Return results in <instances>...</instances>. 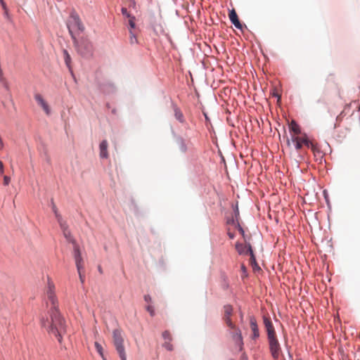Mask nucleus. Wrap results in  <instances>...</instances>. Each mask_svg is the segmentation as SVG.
<instances>
[{
  "mask_svg": "<svg viewBox=\"0 0 360 360\" xmlns=\"http://www.w3.org/2000/svg\"><path fill=\"white\" fill-rule=\"evenodd\" d=\"M47 306L51 305V325L49 330V335L63 338L67 335L65 321L58 309V300L55 295V286L50 280L46 290Z\"/></svg>",
  "mask_w": 360,
  "mask_h": 360,
  "instance_id": "f257e3e1",
  "label": "nucleus"
},
{
  "mask_svg": "<svg viewBox=\"0 0 360 360\" xmlns=\"http://www.w3.org/2000/svg\"><path fill=\"white\" fill-rule=\"evenodd\" d=\"M233 313V307L231 305H226L224 307V316L223 319L226 324V326L229 328L230 330H232L233 336L241 338V333L240 330H238L234 323L232 322L231 319V316Z\"/></svg>",
  "mask_w": 360,
  "mask_h": 360,
  "instance_id": "f03ea898",
  "label": "nucleus"
},
{
  "mask_svg": "<svg viewBox=\"0 0 360 360\" xmlns=\"http://www.w3.org/2000/svg\"><path fill=\"white\" fill-rule=\"evenodd\" d=\"M77 50L82 56L89 57L93 54L94 46L89 39L82 38L77 45Z\"/></svg>",
  "mask_w": 360,
  "mask_h": 360,
  "instance_id": "7ed1b4c3",
  "label": "nucleus"
},
{
  "mask_svg": "<svg viewBox=\"0 0 360 360\" xmlns=\"http://www.w3.org/2000/svg\"><path fill=\"white\" fill-rule=\"evenodd\" d=\"M291 141L295 143V147L297 150H300L302 148V145L309 147V140L307 136L304 134L302 136H291Z\"/></svg>",
  "mask_w": 360,
  "mask_h": 360,
  "instance_id": "20e7f679",
  "label": "nucleus"
},
{
  "mask_svg": "<svg viewBox=\"0 0 360 360\" xmlns=\"http://www.w3.org/2000/svg\"><path fill=\"white\" fill-rule=\"evenodd\" d=\"M236 249L237 252H238V254H240V255L249 253L250 255L251 263L256 264V259H255V257L253 254V251L252 250V247L250 245H248V246L247 247L246 245H245L242 243H236Z\"/></svg>",
  "mask_w": 360,
  "mask_h": 360,
  "instance_id": "39448f33",
  "label": "nucleus"
},
{
  "mask_svg": "<svg viewBox=\"0 0 360 360\" xmlns=\"http://www.w3.org/2000/svg\"><path fill=\"white\" fill-rule=\"evenodd\" d=\"M263 322L268 338H275V330L271 319L268 316H264Z\"/></svg>",
  "mask_w": 360,
  "mask_h": 360,
  "instance_id": "423d86ee",
  "label": "nucleus"
},
{
  "mask_svg": "<svg viewBox=\"0 0 360 360\" xmlns=\"http://www.w3.org/2000/svg\"><path fill=\"white\" fill-rule=\"evenodd\" d=\"M269 347L271 354L274 359H278L281 349L277 339H269Z\"/></svg>",
  "mask_w": 360,
  "mask_h": 360,
  "instance_id": "0eeeda50",
  "label": "nucleus"
},
{
  "mask_svg": "<svg viewBox=\"0 0 360 360\" xmlns=\"http://www.w3.org/2000/svg\"><path fill=\"white\" fill-rule=\"evenodd\" d=\"M34 99L37 101V104L41 107L44 112L47 115H49L51 114V108L47 102L44 99L42 96L39 94H36L34 95Z\"/></svg>",
  "mask_w": 360,
  "mask_h": 360,
  "instance_id": "6e6552de",
  "label": "nucleus"
},
{
  "mask_svg": "<svg viewBox=\"0 0 360 360\" xmlns=\"http://www.w3.org/2000/svg\"><path fill=\"white\" fill-rule=\"evenodd\" d=\"M74 257L77 270H82L84 268L83 259L79 246L77 244L74 245Z\"/></svg>",
  "mask_w": 360,
  "mask_h": 360,
  "instance_id": "1a4fd4ad",
  "label": "nucleus"
},
{
  "mask_svg": "<svg viewBox=\"0 0 360 360\" xmlns=\"http://www.w3.org/2000/svg\"><path fill=\"white\" fill-rule=\"evenodd\" d=\"M114 344L120 359H122V356H127L125 353L126 343L124 339H115Z\"/></svg>",
  "mask_w": 360,
  "mask_h": 360,
  "instance_id": "9d476101",
  "label": "nucleus"
},
{
  "mask_svg": "<svg viewBox=\"0 0 360 360\" xmlns=\"http://www.w3.org/2000/svg\"><path fill=\"white\" fill-rule=\"evenodd\" d=\"M249 321L250 328L252 331L250 335H252L253 338H258L259 336V333L255 318L254 316H250Z\"/></svg>",
  "mask_w": 360,
  "mask_h": 360,
  "instance_id": "9b49d317",
  "label": "nucleus"
},
{
  "mask_svg": "<svg viewBox=\"0 0 360 360\" xmlns=\"http://www.w3.org/2000/svg\"><path fill=\"white\" fill-rule=\"evenodd\" d=\"M229 18L231 22L234 25V26L236 28H238L239 30H242L243 25L240 23V22L239 21L238 15L234 9H232L231 11H230L229 14Z\"/></svg>",
  "mask_w": 360,
  "mask_h": 360,
  "instance_id": "f8f14e48",
  "label": "nucleus"
},
{
  "mask_svg": "<svg viewBox=\"0 0 360 360\" xmlns=\"http://www.w3.org/2000/svg\"><path fill=\"white\" fill-rule=\"evenodd\" d=\"M70 18L72 25L76 27L79 30L83 31L84 30V27L77 14L72 13L70 15Z\"/></svg>",
  "mask_w": 360,
  "mask_h": 360,
  "instance_id": "ddd939ff",
  "label": "nucleus"
},
{
  "mask_svg": "<svg viewBox=\"0 0 360 360\" xmlns=\"http://www.w3.org/2000/svg\"><path fill=\"white\" fill-rule=\"evenodd\" d=\"M59 224H60L61 229L63 230V235L65 237V238L69 242H72V243H75V241L72 237L71 233H70V230L68 229V227L66 225V224L63 221H60Z\"/></svg>",
  "mask_w": 360,
  "mask_h": 360,
  "instance_id": "4468645a",
  "label": "nucleus"
},
{
  "mask_svg": "<svg viewBox=\"0 0 360 360\" xmlns=\"http://www.w3.org/2000/svg\"><path fill=\"white\" fill-rule=\"evenodd\" d=\"M108 141L106 140H103L99 145V150H100V157L101 158H108Z\"/></svg>",
  "mask_w": 360,
  "mask_h": 360,
  "instance_id": "2eb2a0df",
  "label": "nucleus"
},
{
  "mask_svg": "<svg viewBox=\"0 0 360 360\" xmlns=\"http://www.w3.org/2000/svg\"><path fill=\"white\" fill-rule=\"evenodd\" d=\"M289 128L291 131L294 133L292 136H299L301 134V129L300 126L296 123L295 121L292 120L289 124Z\"/></svg>",
  "mask_w": 360,
  "mask_h": 360,
  "instance_id": "dca6fc26",
  "label": "nucleus"
},
{
  "mask_svg": "<svg viewBox=\"0 0 360 360\" xmlns=\"http://www.w3.org/2000/svg\"><path fill=\"white\" fill-rule=\"evenodd\" d=\"M174 116L180 122L183 123L184 122L183 113L179 108H175Z\"/></svg>",
  "mask_w": 360,
  "mask_h": 360,
  "instance_id": "f3484780",
  "label": "nucleus"
},
{
  "mask_svg": "<svg viewBox=\"0 0 360 360\" xmlns=\"http://www.w3.org/2000/svg\"><path fill=\"white\" fill-rule=\"evenodd\" d=\"M94 345L96 349V351L101 355L103 360H106V358L104 356V354H103V348L102 345L101 344H99L98 342H95Z\"/></svg>",
  "mask_w": 360,
  "mask_h": 360,
  "instance_id": "a211bd4d",
  "label": "nucleus"
},
{
  "mask_svg": "<svg viewBox=\"0 0 360 360\" xmlns=\"http://www.w3.org/2000/svg\"><path fill=\"white\" fill-rule=\"evenodd\" d=\"M129 41L131 44H135L138 43V39L136 38V36L135 33L131 30H129Z\"/></svg>",
  "mask_w": 360,
  "mask_h": 360,
  "instance_id": "6ab92c4d",
  "label": "nucleus"
},
{
  "mask_svg": "<svg viewBox=\"0 0 360 360\" xmlns=\"http://www.w3.org/2000/svg\"><path fill=\"white\" fill-rule=\"evenodd\" d=\"M63 53H64L65 63L67 65V66L70 68V63L71 61L70 56L69 55L68 52L66 50L63 51Z\"/></svg>",
  "mask_w": 360,
  "mask_h": 360,
  "instance_id": "aec40b11",
  "label": "nucleus"
},
{
  "mask_svg": "<svg viewBox=\"0 0 360 360\" xmlns=\"http://www.w3.org/2000/svg\"><path fill=\"white\" fill-rule=\"evenodd\" d=\"M129 25L130 26V29L129 30H133L136 27V24H135V17L134 16H131L129 18Z\"/></svg>",
  "mask_w": 360,
  "mask_h": 360,
  "instance_id": "412c9836",
  "label": "nucleus"
},
{
  "mask_svg": "<svg viewBox=\"0 0 360 360\" xmlns=\"http://www.w3.org/2000/svg\"><path fill=\"white\" fill-rule=\"evenodd\" d=\"M146 309L150 314V315L151 316H155V309H154L153 306H152L150 304H148V305L146 306Z\"/></svg>",
  "mask_w": 360,
  "mask_h": 360,
  "instance_id": "4be33fe9",
  "label": "nucleus"
},
{
  "mask_svg": "<svg viewBox=\"0 0 360 360\" xmlns=\"http://www.w3.org/2000/svg\"><path fill=\"white\" fill-rule=\"evenodd\" d=\"M162 347H165L167 350L168 351H172L173 350V345L171 344L170 341H167L165 342L163 345H162Z\"/></svg>",
  "mask_w": 360,
  "mask_h": 360,
  "instance_id": "5701e85b",
  "label": "nucleus"
},
{
  "mask_svg": "<svg viewBox=\"0 0 360 360\" xmlns=\"http://www.w3.org/2000/svg\"><path fill=\"white\" fill-rule=\"evenodd\" d=\"M311 150L315 153L316 152H319V150L318 149L316 145H315L313 142L309 141V147Z\"/></svg>",
  "mask_w": 360,
  "mask_h": 360,
  "instance_id": "b1692460",
  "label": "nucleus"
},
{
  "mask_svg": "<svg viewBox=\"0 0 360 360\" xmlns=\"http://www.w3.org/2000/svg\"><path fill=\"white\" fill-rule=\"evenodd\" d=\"M53 212H54V213L56 214V217L58 222L60 223V221H63L61 220V217L58 214L57 209H56L55 205H53Z\"/></svg>",
  "mask_w": 360,
  "mask_h": 360,
  "instance_id": "393cba45",
  "label": "nucleus"
},
{
  "mask_svg": "<svg viewBox=\"0 0 360 360\" xmlns=\"http://www.w3.org/2000/svg\"><path fill=\"white\" fill-rule=\"evenodd\" d=\"M121 11H122V14L125 16L126 18H129V17H131V15L129 13V12L127 11V9L126 8H122L121 9Z\"/></svg>",
  "mask_w": 360,
  "mask_h": 360,
  "instance_id": "a878e982",
  "label": "nucleus"
},
{
  "mask_svg": "<svg viewBox=\"0 0 360 360\" xmlns=\"http://www.w3.org/2000/svg\"><path fill=\"white\" fill-rule=\"evenodd\" d=\"M11 182V178L8 176H4V184L8 186Z\"/></svg>",
  "mask_w": 360,
  "mask_h": 360,
  "instance_id": "bb28decb",
  "label": "nucleus"
},
{
  "mask_svg": "<svg viewBox=\"0 0 360 360\" xmlns=\"http://www.w3.org/2000/svg\"><path fill=\"white\" fill-rule=\"evenodd\" d=\"M78 271V274H79V280L81 281L82 283H83L84 282V276L82 275V270H77Z\"/></svg>",
  "mask_w": 360,
  "mask_h": 360,
  "instance_id": "cd10ccee",
  "label": "nucleus"
},
{
  "mask_svg": "<svg viewBox=\"0 0 360 360\" xmlns=\"http://www.w3.org/2000/svg\"><path fill=\"white\" fill-rule=\"evenodd\" d=\"M144 300L146 302H152V298L149 295H144Z\"/></svg>",
  "mask_w": 360,
  "mask_h": 360,
  "instance_id": "c85d7f7f",
  "label": "nucleus"
},
{
  "mask_svg": "<svg viewBox=\"0 0 360 360\" xmlns=\"http://www.w3.org/2000/svg\"><path fill=\"white\" fill-rule=\"evenodd\" d=\"M237 342H236V344L239 346V349L241 350L242 349V345H243V342H242V339H236Z\"/></svg>",
  "mask_w": 360,
  "mask_h": 360,
  "instance_id": "c756f323",
  "label": "nucleus"
},
{
  "mask_svg": "<svg viewBox=\"0 0 360 360\" xmlns=\"http://www.w3.org/2000/svg\"><path fill=\"white\" fill-rule=\"evenodd\" d=\"M162 336L163 338H167V337H169L171 336V333L168 330H165L163 333H162Z\"/></svg>",
  "mask_w": 360,
  "mask_h": 360,
  "instance_id": "7c9ffc66",
  "label": "nucleus"
},
{
  "mask_svg": "<svg viewBox=\"0 0 360 360\" xmlns=\"http://www.w3.org/2000/svg\"><path fill=\"white\" fill-rule=\"evenodd\" d=\"M4 172V164L1 161H0V174H2Z\"/></svg>",
  "mask_w": 360,
  "mask_h": 360,
  "instance_id": "2f4dec72",
  "label": "nucleus"
},
{
  "mask_svg": "<svg viewBox=\"0 0 360 360\" xmlns=\"http://www.w3.org/2000/svg\"><path fill=\"white\" fill-rule=\"evenodd\" d=\"M1 4V6H2V8H3V9H4V12H5L6 13H8V8H7V7H6V5L5 2H3V4Z\"/></svg>",
  "mask_w": 360,
  "mask_h": 360,
  "instance_id": "473e14b6",
  "label": "nucleus"
},
{
  "mask_svg": "<svg viewBox=\"0 0 360 360\" xmlns=\"http://www.w3.org/2000/svg\"><path fill=\"white\" fill-rule=\"evenodd\" d=\"M234 212H235L236 217H237V216L239 214V211H238V208L237 205L236 206V209H235Z\"/></svg>",
  "mask_w": 360,
  "mask_h": 360,
  "instance_id": "72a5a7b5",
  "label": "nucleus"
},
{
  "mask_svg": "<svg viewBox=\"0 0 360 360\" xmlns=\"http://www.w3.org/2000/svg\"><path fill=\"white\" fill-rule=\"evenodd\" d=\"M228 235H229V238H230L231 239H233V238H234V236H234V234H233V233H231V232H229V233H228Z\"/></svg>",
  "mask_w": 360,
  "mask_h": 360,
  "instance_id": "f704fd0d",
  "label": "nucleus"
},
{
  "mask_svg": "<svg viewBox=\"0 0 360 360\" xmlns=\"http://www.w3.org/2000/svg\"><path fill=\"white\" fill-rule=\"evenodd\" d=\"M241 269H242V271H244V272H245V271H246V268H245V266H244V264H242V266H241Z\"/></svg>",
  "mask_w": 360,
  "mask_h": 360,
  "instance_id": "c9c22d12",
  "label": "nucleus"
},
{
  "mask_svg": "<svg viewBox=\"0 0 360 360\" xmlns=\"http://www.w3.org/2000/svg\"><path fill=\"white\" fill-rule=\"evenodd\" d=\"M239 231L241 233V234L244 235V231L241 227H239Z\"/></svg>",
  "mask_w": 360,
  "mask_h": 360,
  "instance_id": "e433bc0d",
  "label": "nucleus"
},
{
  "mask_svg": "<svg viewBox=\"0 0 360 360\" xmlns=\"http://www.w3.org/2000/svg\"><path fill=\"white\" fill-rule=\"evenodd\" d=\"M41 323L42 326H45L46 323H45V321L44 319L41 320Z\"/></svg>",
  "mask_w": 360,
  "mask_h": 360,
  "instance_id": "4c0bfd02",
  "label": "nucleus"
},
{
  "mask_svg": "<svg viewBox=\"0 0 360 360\" xmlns=\"http://www.w3.org/2000/svg\"><path fill=\"white\" fill-rule=\"evenodd\" d=\"M241 360H248V358H247L246 356L243 355L242 357H241Z\"/></svg>",
  "mask_w": 360,
  "mask_h": 360,
  "instance_id": "58836bf2",
  "label": "nucleus"
},
{
  "mask_svg": "<svg viewBox=\"0 0 360 360\" xmlns=\"http://www.w3.org/2000/svg\"><path fill=\"white\" fill-rule=\"evenodd\" d=\"M287 143H288V146H290V139H288V140H287Z\"/></svg>",
  "mask_w": 360,
  "mask_h": 360,
  "instance_id": "ea45409f",
  "label": "nucleus"
},
{
  "mask_svg": "<svg viewBox=\"0 0 360 360\" xmlns=\"http://www.w3.org/2000/svg\"><path fill=\"white\" fill-rule=\"evenodd\" d=\"M121 360H127V356H122V359H121Z\"/></svg>",
  "mask_w": 360,
  "mask_h": 360,
  "instance_id": "a19ab883",
  "label": "nucleus"
},
{
  "mask_svg": "<svg viewBox=\"0 0 360 360\" xmlns=\"http://www.w3.org/2000/svg\"><path fill=\"white\" fill-rule=\"evenodd\" d=\"M240 319L241 320L243 319V314L242 312L240 313Z\"/></svg>",
  "mask_w": 360,
  "mask_h": 360,
  "instance_id": "79ce46f5",
  "label": "nucleus"
},
{
  "mask_svg": "<svg viewBox=\"0 0 360 360\" xmlns=\"http://www.w3.org/2000/svg\"><path fill=\"white\" fill-rule=\"evenodd\" d=\"M130 1H131V4H133V5L135 4V2L133 0H130Z\"/></svg>",
  "mask_w": 360,
  "mask_h": 360,
  "instance_id": "37998d69",
  "label": "nucleus"
},
{
  "mask_svg": "<svg viewBox=\"0 0 360 360\" xmlns=\"http://www.w3.org/2000/svg\"><path fill=\"white\" fill-rule=\"evenodd\" d=\"M4 14H5L6 17L8 18V12L7 13H6L4 12Z\"/></svg>",
  "mask_w": 360,
  "mask_h": 360,
  "instance_id": "c03bdc74",
  "label": "nucleus"
},
{
  "mask_svg": "<svg viewBox=\"0 0 360 360\" xmlns=\"http://www.w3.org/2000/svg\"><path fill=\"white\" fill-rule=\"evenodd\" d=\"M274 96H278V99H280V96H278V94H274Z\"/></svg>",
  "mask_w": 360,
  "mask_h": 360,
  "instance_id": "a18cd8bd",
  "label": "nucleus"
},
{
  "mask_svg": "<svg viewBox=\"0 0 360 360\" xmlns=\"http://www.w3.org/2000/svg\"><path fill=\"white\" fill-rule=\"evenodd\" d=\"M3 2H4V0H0V4H3Z\"/></svg>",
  "mask_w": 360,
  "mask_h": 360,
  "instance_id": "49530a36",
  "label": "nucleus"
},
{
  "mask_svg": "<svg viewBox=\"0 0 360 360\" xmlns=\"http://www.w3.org/2000/svg\"><path fill=\"white\" fill-rule=\"evenodd\" d=\"M69 32L72 33L70 28L69 27Z\"/></svg>",
  "mask_w": 360,
  "mask_h": 360,
  "instance_id": "de8ad7c7",
  "label": "nucleus"
}]
</instances>
